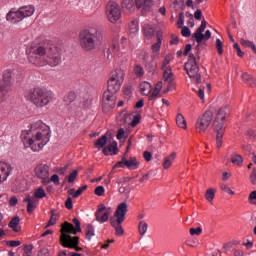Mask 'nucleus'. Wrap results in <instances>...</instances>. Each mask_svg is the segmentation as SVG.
Wrapping results in <instances>:
<instances>
[{
    "mask_svg": "<svg viewBox=\"0 0 256 256\" xmlns=\"http://www.w3.org/2000/svg\"><path fill=\"white\" fill-rule=\"evenodd\" d=\"M63 49L55 45H35L27 50V57L31 65L35 67H57L61 65Z\"/></svg>",
    "mask_w": 256,
    "mask_h": 256,
    "instance_id": "f257e3e1",
    "label": "nucleus"
},
{
    "mask_svg": "<svg viewBox=\"0 0 256 256\" xmlns=\"http://www.w3.org/2000/svg\"><path fill=\"white\" fill-rule=\"evenodd\" d=\"M21 139L26 149L31 148L34 153H39L51 141V128L42 121H37L29 130L21 132Z\"/></svg>",
    "mask_w": 256,
    "mask_h": 256,
    "instance_id": "f03ea898",
    "label": "nucleus"
},
{
    "mask_svg": "<svg viewBox=\"0 0 256 256\" xmlns=\"http://www.w3.org/2000/svg\"><path fill=\"white\" fill-rule=\"evenodd\" d=\"M103 39V35L101 34V30L97 26H90L82 29L78 35V41L80 47L84 51H95L101 40Z\"/></svg>",
    "mask_w": 256,
    "mask_h": 256,
    "instance_id": "7ed1b4c3",
    "label": "nucleus"
},
{
    "mask_svg": "<svg viewBox=\"0 0 256 256\" xmlns=\"http://www.w3.org/2000/svg\"><path fill=\"white\" fill-rule=\"evenodd\" d=\"M25 98L35 107L43 108L55 101V94L42 88H34L26 93Z\"/></svg>",
    "mask_w": 256,
    "mask_h": 256,
    "instance_id": "20e7f679",
    "label": "nucleus"
},
{
    "mask_svg": "<svg viewBox=\"0 0 256 256\" xmlns=\"http://www.w3.org/2000/svg\"><path fill=\"white\" fill-rule=\"evenodd\" d=\"M127 211V202H122L117 206L114 215L110 217V225L113 227V229H115V235H117V237L125 234L122 224L125 221V215H127Z\"/></svg>",
    "mask_w": 256,
    "mask_h": 256,
    "instance_id": "39448f33",
    "label": "nucleus"
},
{
    "mask_svg": "<svg viewBox=\"0 0 256 256\" xmlns=\"http://www.w3.org/2000/svg\"><path fill=\"white\" fill-rule=\"evenodd\" d=\"M227 117V106L219 108L216 111V116L213 122V129L216 131V143L220 148L223 145V135H225V119Z\"/></svg>",
    "mask_w": 256,
    "mask_h": 256,
    "instance_id": "423d86ee",
    "label": "nucleus"
},
{
    "mask_svg": "<svg viewBox=\"0 0 256 256\" xmlns=\"http://www.w3.org/2000/svg\"><path fill=\"white\" fill-rule=\"evenodd\" d=\"M15 70L7 69L3 72L2 80L0 81V101H6L13 87V77Z\"/></svg>",
    "mask_w": 256,
    "mask_h": 256,
    "instance_id": "0eeeda50",
    "label": "nucleus"
},
{
    "mask_svg": "<svg viewBox=\"0 0 256 256\" xmlns=\"http://www.w3.org/2000/svg\"><path fill=\"white\" fill-rule=\"evenodd\" d=\"M215 107L211 106L202 115H200L195 123V130L197 133H205L213 123V115H215Z\"/></svg>",
    "mask_w": 256,
    "mask_h": 256,
    "instance_id": "6e6552de",
    "label": "nucleus"
},
{
    "mask_svg": "<svg viewBox=\"0 0 256 256\" xmlns=\"http://www.w3.org/2000/svg\"><path fill=\"white\" fill-rule=\"evenodd\" d=\"M123 81H125V71L121 68H117L112 72L109 80H108V93H117L121 91V85H123Z\"/></svg>",
    "mask_w": 256,
    "mask_h": 256,
    "instance_id": "1a4fd4ad",
    "label": "nucleus"
},
{
    "mask_svg": "<svg viewBox=\"0 0 256 256\" xmlns=\"http://www.w3.org/2000/svg\"><path fill=\"white\" fill-rule=\"evenodd\" d=\"M185 69L188 73V76L191 79H195V83L197 85H200L201 75L199 74V65H197V59L195 58V54L190 53L188 55V61L185 64Z\"/></svg>",
    "mask_w": 256,
    "mask_h": 256,
    "instance_id": "9d476101",
    "label": "nucleus"
},
{
    "mask_svg": "<svg viewBox=\"0 0 256 256\" xmlns=\"http://www.w3.org/2000/svg\"><path fill=\"white\" fill-rule=\"evenodd\" d=\"M106 17L110 23H117L121 19V7L117 2L110 1L106 5Z\"/></svg>",
    "mask_w": 256,
    "mask_h": 256,
    "instance_id": "9b49d317",
    "label": "nucleus"
},
{
    "mask_svg": "<svg viewBox=\"0 0 256 256\" xmlns=\"http://www.w3.org/2000/svg\"><path fill=\"white\" fill-rule=\"evenodd\" d=\"M61 245L67 249H75L76 251H83V248L78 247L79 237H71V235L62 234L60 236Z\"/></svg>",
    "mask_w": 256,
    "mask_h": 256,
    "instance_id": "f8f14e48",
    "label": "nucleus"
},
{
    "mask_svg": "<svg viewBox=\"0 0 256 256\" xmlns=\"http://www.w3.org/2000/svg\"><path fill=\"white\" fill-rule=\"evenodd\" d=\"M117 96L113 92H104L102 109L104 113H109L111 109L115 108Z\"/></svg>",
    "mask_w": 256,
    "mask_h": 256,
    "instance_id": "ddd939ff",
    "label": "nucleus"
},
{
    "mask_svg": "<svg viewBox=\"0 0 256 256\" xmlns=\"http://www.w3.org/2000/svg\"><path fill=\"white\" fill-rule=\"evenodd\" d=\"M139 165H141V163L137 161L136 157H130L129 159L122 157L121 161L117 162L113 169H123L124 167H127V169L135 170Z\"/></svg>",
    "mask_w": 256,
    "mask_h": 256,
    "instance_id": "4468645a",
    "label": "nucleus"
},
{
    "mask_svg": "<svg viewBox=\"0 0 256 256\" xmlns=\"http://www.w3.org/2000/svg\"><path fill=\"white\" fill-rule=\"evenodd\" d=\"M11 173H13V166L7 162H0V184L5 183Z\"/></svg>",
    "mask_w": 256,
    "mask_h": 256,
    "instance_id": "2eb2a0df",
    "label": "nucleus"
},
{
    "mask_svg": "<svg viewBox=\"0 0 256 256\" xmlns=\"http://www.w3.org/2000/svg\"><path fill=\"white\" fill-rule=\"evenodd\" d=\"M35 175L38 179L42 180V183H47L49 179V166L47 164H39L35 168Z\"/></svg>",
    "mask_w": 256,
    "mask_h": 256,
    "instance_id": "dca6fc26",
    "label": "nucleus"
},
{
    "mask_svg": "<svg viewBox=\"0 0 256 256\" xmlns=\"http://www.w3.org/2000/svg\"><path fill=\"white\" fill-rule=\"evenodd\" d=\"M6 21H9V23H13L14 25H16V23H21V21H23L21 10L12 8L6 15Z\"/></svg>",
    "mask_w": 256,
    "mask_h": 256,
    "instance_id": "f3484780",
    "label": "nucleus"
},
{
    "mask_svg": "<svg viewBox=\"0 0 256 256\" xmlns=\"http://www.w3.org/2000/svg\"><path fill=\"white\" fill-rule=\"evenodd\" d=\"M126 41L127 38L122 37V44H119V42H113L111 47L108 49V55H117L118 57L121 55V53L126 55L125 52H121L123 49H125V45L123 43Z\"/></svg>",
    "mask_w": 256,
    "mask_h": 256,
    "instance_id": "a211bd4d",
    "label": "nucleus"
},
{
    "mask_svg": "<svg viewBox=\"0 0 256 256\" xmlns=\"http://www.w3.org/2000/svg\"><path fill=\"white\" fill-rule=\"evenodd\" d=\"M137 9H142V11H151L153 7V0H135Z\"/></svg>",
    "mask_w": 256,
    "mask_h": 256,
    "instance_id": "6ab92c4d",
    "label": "nucleus"
},
{
    "mask_svg": "<svg viewBox=\"0 0 256 256\" xmlns=\"http://www.w3.org/2000/svg\"><path fill=\"white\" fill-rule=\"evenodd\" d=\"M61 233V235H77V233L79 232L77 231L75 226H73V224L66 222L62 226Z\"/></svg>",
    "mask_w": 256,
    "mask_h": 256,
    "instance_id": "aec40b11",
    "label": "nucleus"
},
{
    "mask_svg": "<svg viewBox=\"0 0 256 256\" xmlns=\"http://www.w3.org/2000/svg\"><path fill=\"white\" fill-rule=\"evenodd\" d=\"M24 203H27V211L33 213L37 207V200L32 198L31 195L27 194L24 198Z\"/></svg>",
    "mask_w": 256,
    "mask_h": 256,
    "instance_id": "412c9836",
    "label": "nucleus"
},
{
    "mask_svg": "<svg viewBox=\"0 0 256 256\" xmlns=\"http://www.w3.org/2000/svg\"><path fill=\"white\" fill-rule=\"evenodd\" d=\"M20 13L22 15V19H25L27 17H32V15L35 14V6L33 5H27L20 7Z\"/></svg>",
    "mask_w": 256,
    "mask_h": 256,
    "instance_id": "4be33fe9",
    "label": "nucleus"
},
{
    "mask_svg": "<svg viewBox=\"0 0 256 256\" xmlns=\"http://www.w3.org/2000/svg\"><path fill=\"white\" fill-rule=\"evenodd\" d=\"M110 215H111V212L106 210L105 212L95 213V218H96L97 223L103 224V223H107V221H109Z\"/></svg>",
    "mask_w": 256,
    "mask_h": 256,
    "instance_id": "5701e85b",
    "label": "nucleus"
},
{
    "mask_svg": "<svg viewBox=\"0 0 256 256\" xmlns=\"http://www.w3.org/2000/svg\"><path fill=\"white\" fill-rule=\"evenodd\" d=\"M129 31L131 37H135L139 33V21L137 19L131 20L129 24Z\"/></svg>",
    "mask_w": 256,
    "mask_h": 256,
    "instance_id": "b1692460",
    "label": "nucleus"
},
{
    "mask_svg": "<svg viewBox=\"0 0 256 256\" xmlns=\"http://www.w3.org/2000/svg\"><path fill=\"white\" fill-rule=\"evenodd\" d=\"M177 159V153L172 152L169 156H167L163 163L164 169H169L173 165V162Z\"/></svg>",
    "mask_w": 256,
    "mask_h": 256,
    "instance_id": "393cba45",
    "label": "nucleus"
},
{
    "mask_svg": "<svg viewBox=\"0 0 256 256\" xmlns=\"http://www.w3.org/2000/svg\"><path fill=\"white\" fill-rule=\"evenodd\" d=\"M139 87H140V93L142 95H149L151 93V89H152L151 83L144 81L140 83Z\"/></svg>",
    "mask_w": 256,
    "mask_h": 256,
    "instance_id": "a878e982",
    "label": "nucleus"
},
{
    "mask_svg": "<svg viewBox=\"0 0 256 256\" xmlns=\"http://www.w3.org/2000/svg\"><path fill=\"white\" fill-rule=\"evenodd\" d=\"M19 221V216H15L8 224V227H10V229H13L15 233H19L21 231V227H17V225H19Z\"/></svg>",
    "mask_w": 256,
    "mask_h": 256,
    "instance_id": "bb28decb",
    "label": "nucleus"
},
{
    "mask_svg": "<svg viewBox=\"0 0 256 256\" xmlns=\"http://www.w3.org/2000/svg\"><path fill=\"white\" fill-rule=\"evenodd\" d=\"M102 153L104 155H117V144H110L103 148Z\"/></svg>",
    "mask_w": 256,
    "mask_h": 256,
    "instance_id": "cd10ccee",
    "label": "nucleus"
},
{
    "mask_svg": "<svg viewBox=\"0 0 256 256\" xmlns=\"http://www.w3.org/2000/svg\"><path fill=\"white\" fill-rule=\"evenodd\" d=\"M242 79H243L244 83H247V85H250V87H255L256 86V80L250 74L243 73L242 74Z\"/></svg>",
    "mask_w": 256,
    "mask_h": 256,
    "instance_id": "c85d7f7f",
    "label": "nucleus"
},
{
    "mask_svg": "<svg viewBox=\"0 0 256 256\" xmlns=\"http://www.w3.org/2000/svg\"><path fill=\"white\" fill-rule=\"evenodd\" d=\"M143 31H144V35H145V37H147V39H151V37H153V35H155V28L151 24L145 25L143 28Z\"/></svg>",
    "mask_w": 256,
    "mask_h": 256,
    "instance_id": "c756f323",
    "label": "nucleus"
},
{
    "mask_svg": "<svg viewBox=\"0 0 256 256\" xmlns=\"http://www.w3.org/2000/svg\"><path fill=\"white\" fill-rule=\"evenodd\" d=\"M176 123L180 129H187V120H185V117L183 114H178L176 117Z\"/></svg>",
    "mask_w": 256,
    "mask_h": 256,
    "instance_id": "7c9ffc66",
    "label": "nucleus"
},
{
    "mask_svg": "<svg viewBox=\"0 0 256 256\" xmlns=\"http://www.w3.org/2000/svg\"><path fill=\"white\" fill-rule=\"evenodd\" d=\"M133 0H122V9L126 11V13H131L133 11Z\"/></svg>",
    "mask_w": 256,
    "mask_h": 256,
    "instance_id": "2f4dec72",
    "label": "nucleus"
},
{
    "mask_svg": "<svg viewBox=\"0 0 256 256\" xmlns=\"http://www.w3.org/2000/svg\"><path fill=\"white\" fill-rule=\"evenodd\" d=\"M44 197H47V192L43 187H39L34 191V199H44Z\"/></svg>",
    "mask_w": 256,
    "mask_h": 256,
    "instance_id": "473e14b6",
    "label": "nucleus"
},
{
    "mask_svg": "<svg viewBox=\"0 0 256 256\" xmlns=\"http://www.w3.org/2000/svg\"><path fill=\"white\" fill-rule=\"evenodd\" d=\"M83 191H87V185L80 187L77 191H75V189H71L69 194L72 195L74 199H77V197L82 195Z\"/></svg>",
    "mask_w": 256,
    "mask_h": 256,
    "instance_id": "72a5a7b5",
    "label": "nucleus"
},
{
    "mask_svg": "<svg viewBox=\"0 0 256 256\" xmlns=\"http://www.w3.org/2000/svg\"><path fill=\"white\" fill-rule=\"evenodd\" d=\"M107 145V136L103 135L102 137L98 138L95 142L96 149H103Z\"/></svg>",
    "mask_w": 256,
    "mask_h": 256,
    "instance_id": "f704fd0d",
    "label": "nucleus"
},
{
    "mask_svg": "<svg viewBox=\"0 0 256 256\" xmlns=\"http://www.w3.org/2000/svg\"><path fill=\"white\" fill-rule=\"evenodd\" d=\"M138 229H139L140 235L143 237L147 233V230L149 229V224H147V222L142 220L138 224Z\"/></svg>",
    "mask_w": 256,
    "mask_h": 256,
    "instance_id": "c9c22d12",
    "label": "nucleus"
},
{
    "mask_svg": "<svg viewBox=\"0 0 256 256\" xmlns=\"http://www.w3.org/2000/svg\"><path fill=\"white\" fill-rule=\"evenodd\" d=\"M125 99H131L133 97V86L131 84L125 85L123 88Z\"/></svg>",
    "mask_w": 256,
    "mask_h": 256,
    "instance_id": "e433bc0d",
    "label": "nucleus"
},
{
    "mask_svg": "<svg viewBox=\"0 0 256 256\" xmlns=\"http://www.w3.org/2000/svg\"><path fill=\"white\" fill-rule=\"evenodd\" d=\"M163 79L168 83H171L173 81V72L171 70V67L166 68V70L163 73Z\"/></svg>",
    "mask_w": 256,
    "mask_h": 256,
    "instance_id": "4c0bfd02",
    "label": "nucleus"
},
{
    "mask_svg": "<svg viewBox=\"0 0 256 256\" xmlns=\"http://www.w3.org/2000/svg\"><path fill=\"white\" fill-rule=\"evenodd\" d=\"M231 163H233V165H238V166L243 165V156L239 154L233 155L231 157Z\"/></svg>",
    "mask_w": 256,
    "mask_h": 256,
    "instance_id": "58836bf2",
    "label": "nucleus"
},
{
    "mask_svg": "<svg viewBox=\"0 0 256 256\" xmlns=\"http://www.w3.org/2000/svg\"><path fill=\"white\" fill-rule=\"evenodd\" d=\"M95 237V227H93V225L89 224L87 226V230H86V239L88 241H91V238Z\"/></svg>",
    "mask_w": 256,
    "mask_h": 256,
    "instance_id": "ea45409f",
    "label": "nucleus"
},
{
    "mask_svg": "<svg viewBox=\"0 0 256 256\" xmlns=\"http://www.w3.org/2000/svg\"><path fill=\"white\" fill-rule=\"evenodd\" d=\"M51 213H52V216L48 221L47 225L45 226V229H47V227H52V225H55V223H57V219H59V214L53 213V210L51 211Z\"/></svg>",
    "mask_w": 256,
    "mask_h": 256,
    "instance_id": "a19ab883",
    "label": "nucleus"
},
{
    "mask_svg": "<svg viewBox=\"0 0 256 256\" xmlns=\"http://www.w3.org/2000/svg\"><path fill=\"white\" fill-rule=\"evenodd\" d=\"M205 199H207L209 203H211L213 199H215V190L213 188H210L206 191Z\"/></svg>",
    "mask_w": 256,
    "mask_h": 256,
    "instance_id": "79ce46f5",
    "label": "nucleus"
},
{
    "mask_svg": "<svg viewBox=\"0 0 256 256\" xmlns=\"http://www.w3.org/2000/svg\"><path fill=\"white\" fill-rule=\"evenodd\" d=\"M134 73H135L136 77H143L145 75V70L143 69V66L136 65L134 67Z\"/></svg>",
    "mask_w": 256,
    "mask_h": 256,
    "instance_id": "37998d69",
    "label": "nucleus"
},
{
    "mask_svg": "<svg viewBox=\"0 0 256 256\" xmlns=\"http://www.w3.org/2000/svg\"><path fill=\"white\" fill-rule=\"evenodd\" d=\"M240 44L243 47H246V48H249V49H252V47L255 45V43H253V41L246 40V39H243V38L240 40Z\"/></svg>",
    "mask_w": 256,
    "mask_h": 256,
    "instance_id": "c03bdc74",
    "label": "nucleus"
},
{
    "mask_svg": "<svg viewBox=\"0 0 256 256\" xmlns=\"http://www.w3.org/2000/svg\"><path fill=\"white\" fill-rule=\"evenodd\" d=\"M46 183H53L54 185H59V175L54 174L51 178L46 179Z\"/></svg>",
    "mask_w": 256,
    "mask_h": 256,
    "instance_id": "a18cd8bd",
    "label": "nucleus"
},
{
    "mask_svg": "<svg viewBox=\"0 0 256 256\" xmlns=\"http://www.w3.org/2000/svg\"><path fill=\"white\" fill-rule=\"evenodd\" d=\"M163 41L159 40V42H156L154 44H152V52L153 53H159V51H161V45H162Z\"/></svg>",
    "mask_w": 256,
    "mask_h": 256,
    "instance_id": "49530a36",
    "label": "nucleus"
},
{
    "mask_svg": "<svg viewBox=\"0 0 256 256\" xmlns=\"http://www.w3.org/2000/svg\"><path fill=\"white\" fill-rule=\"evenodd\" d=\"M95 195H97V197H103L105 195V187L103 186H98L95 188L94 190Z\"/></svg>",
    "mask_w": 256,
    "mask_h": 256,
    "instance_id": "de8ad7c7",
    "label": "nucleus"
},
{
    "mask_svg": "<svg viewBox=\"0 0 256 256\" xmlns=\"http://www.w3.org/2000/svg\"><path fill=\"white\" fill-rule=\"evenodd\" d=\"M78 175H79L78 170H74L73 172H71L68 176V183H73L77 179Z\"/></svg>",
    "mask_w": 256,
    "mask_h": 256,
    "instance_id": "09e8293b",
    "label": "nucleus"
},
{
    "mask_svg": "<svg viewBox=\"0 0 256 256\" xmlns=\"http://www.w3.org/2000/svg\"><path fill=\"white\" fill-rule=\"evenodd\" d=\"M192 37L195 39L196 43H201L203 40H205V36L199 32H195Z\"/></svg>",
    "mask_w": 256,
    "mask_h": 256,
    "instance_id": "8fccbe9b",
    "label": "nucleus"
},
{
    "mask_svg": "<svg viewBox=\"0 0 256 256\" xmlns=\"http://www.w3.org/2000/svg\"><path fill=\"white\" fill-rule=\"evenodd\" d=\"M216 49L219 55H223V42L219 38L216 39Z\"/></svg>",
    "mask_w": 256,
    "mask_h": 256,
    "instance_id": "3c124183",
    "label": "nucleus"
},
{
    "mask_svg": "<svg viewBox=\"0 0 256 256\" xmlns=\"http://www.w3.org/2000/svg\"><path fill=\"white\" fill-rule=\"evenodd\" d=\"M195 91L201 101H205V88L198 87Z\"/></svg>",
    "mask_w": 256,
    "mask_h": 256,
    "instance_id": "603ef678",
    "label": "nucleus"
},
{
    "mask_svg": "<svg viewBox=\"0 0 256 256\" xmlns=\"http://www.w3.org/2000/svg\"><path fill=\"white\" fill-rule=\"evenodd\" d=\"M181 34L182 37H191V29H189L187 26L182 27Z\"/></svg>",
    "mask_w": 256,
    "mask_h": 256,
    "instance_id": "864d4df0",
    "label": "nucleus"
},
{
    "mask_svg": "<svg viewBox=\"0 0 256 256\" xmlns=\"http://www.w3.org/2000/svg\"><path fill=\"white\" fill-rule=\"evenodd\" d=\"M177 23L181 29L182 27H184L183 25H185V14L183 12L179 14V19Z\"/></svg>",
    "mask_w": 256,
    "mask_h": 256,
    "instance_id": "5fc2aeb1",
    "label": "nucleus"
},
{
    "mask_svg": "<svg viewBox=\"0 0 256 256\" xmlns=\"http://www.w3.org/2000/svg\"><path fill=\"white\" fill-rule=\"evenodd\" d=\"M205 29H207V21L203 20L201 22V25L199 26V28L196 30V33H202L203 34Z\"/></svg>",
    "mask_w": 256,
    "mask_h": 256,
    "instance_id": "6e6d98bb",
    "label": "nucleus"
},
{
    "mask_svg": "<svg viewBox=\"0 0 256 256\" xmlns=\"http://www.w3.org/2000/svg\"><path fill=\"white\" fill-rule=\"evenodd\" d=\"M250 183L252 185H256V167L253 168V170L250 174Z\"/></svg>",
    "mask_w": 256,
    "mask_h": 256,
    "instance_id": "4d7b16f0",
    "label": "nucleus"
},
{
    "mask_svg": "<svg viewBox=\"0 0 256 256\" xmlns=\"http://www.w3.org/2000/svg\"><path fill=\"white\" fill-rule=\"evenodd\" d=\"M6 245H9V247H19L21 245V241L19 240H10L6 242Z\"/></svg>",
    "mask_w": 256,
    "mask_h": 256,
    "instance_id": "13d9d810",
    "label": "nucleus"
},
{
    "mask_svg": "<svg viewBox=\"0 0 256 256\" xmlns=\"http://www.w3.org/2000/svg\"><path fill=\"white\" fill-rule=\"evenodd\" d=\"M200 233H203V229H201V227L190 228V235H199Z\"/></svg>",
    "mask_w": 256,
    "mask_h": 256,
    "instance_id": "bf43d9fd",
    "label": "nucleus"
},
{
    "mask_svg": "<svg viewBox=\"0 0 256 256\" xmlns=\"http://www.w3.org/2000/svg\"><path fill=\"white\" fill-rule=\"evenodd\" d=\"M169 63H171V56L167 55V56H165V58L162 62L161 69H165Z\"/></svg>",
    "mask_w": 256,
    "mask_h": 256,
    "instance_id": "052dcab7",
    "label": "nucleus"
},
{
    "mask_svg": "<svg viewBox=\"0 0 256 256\" xmlns=\"http://www.w3.org/2000/svg\"><path fill=\"white\" fill-rule=\"evenodd\" d=\"M249 201L253 205H256V190L252 191L249 195Z\"/></svg>",
    "mask_w": 256,
    "mask_h": 256,
    "instance_id": "680f3d73",
    "label": "nucleus"
},
{
    "mask_svg": "<svg viewBox=\"0 0 256 256\" xmlns=\"http://www.w3.org/2000/svg\"><path fill=\"white\" fill-rule=\"evenodd\" d=\"M33 251V246L32 245H26L24 248V253L26 256H31Z\"/></svg>",
    "mask_w": 256,
    "mask_h": 256,
    "instance_id": "e2e57ef3",
    "label": "nucleus"
},
{
    "mask_svg": "<svg viewBox=\"0 0 256 256\" xmlns=\"http://www.w3.org/2000/svg\"><path fill=\"white\" fill-rule=\"evenodd\" d=\"M234 49L237 51L238 57H243V55H245V53L241 51V47L237 43H234Z\"/></svg>",
    "mask_w": 256,
    "mask_h": 256,
    "instance_id": "0e129e2a",
    "label": "nucleus"
},
{
    "mask_svg": "<svg viewBox=\"0 0 256 256\" xmlns=\"http://www.w3.org/2000/svg\"><path fill=\"white\" fill-rule=\"evenodd\" d=\"M19 203V199L16 198V196H12L9 200L10 207H15Z\"/></svg>",
    "mask_w": 256,
    "mask_h": 256,
    "instance_id": "69168bd1",
    "label": "nucleus"
},
{
    "mask_svg": "<svg viewBox=\"0 0 256 256\" xmlns=\"http://www.w3.org/2000/svg\"><path fill=\"white\" fill-rule=\"evenodd\" d=\"M65 207L66 209H73V200L71 197H68L66 202H65Z\"/></svg>",
    "mask_w": 256,
    "mask_h": 256,
    "instance_id": "338daca9",
    "label": "nucleus"
},
{
    "mask_svg": "<svg viewBox=\"0 0 256 256\" xmlns=\"http://www.w3.org/2000/svg\"><path fill=\"white\" fill-rule=\"evenodd\" d=\"M38 256H49V249H47V248H42V249L38 252Z\"/></svg>",
    "mask_w": 256,
    "mask_h": 256,
    "instance_id": "774afa93",
    "label": "nucleus"
}]
</instances>
